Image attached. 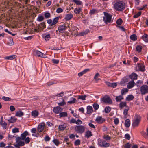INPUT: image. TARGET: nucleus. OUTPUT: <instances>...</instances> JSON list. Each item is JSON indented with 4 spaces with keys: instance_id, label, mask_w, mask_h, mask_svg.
Wrapping results in <instances>:
<instances>
[{
    "instance_id": "nucleus-1",
    "label": "nucleus",
    "mask_w": 148,
    "mask_h": 148,
    "mask_svg": "<svg viewBox=\"0 0 148 148\" xmlns=\"http://www.w3.org/2000/svg\"><path fill=\"white\" fill-rule=\"evenodd\" d=\"M114 9L117 11H121L125 8V3L122 1L116 2L114 5Z\"/></svg>"
},
{
    "instance_id": "nucleus-2",
    "label": "nucleus",
    "mask_w": 148,
    "mask_h": 148,
    "mask_svg": "<svg viewBox=\"0 0 148 148\" xmlns=\"http://www.w3.org/2000/svg\"><path fill=\"white\" fill-rule=\"evenodd\" d=\"M104 16L103 17V21L107 24L111 21L112 16L107 12H104Z\"/></svg>"
},
{
    "instance_id": "nucleus-3",
    "label": "nucleus",
    "mask_w": 148,
    "mask_h": 148,
    "mask_svg": "<svg viewBox=\"0 0 148 148\" xmlns=\"http://www.w3.org/2000/svg\"><path fill=\"white\" fill-rule=\"evenodd\" d=\"M85 127L84 126H76L75 128V131L78 133L82 134L85 130Z\"/></svg>"
},
{
    "instance_id": "nucleus-4",
    "label": "nucleus",
    "mask_w": 148,
    "mask_h": 148,
    "mask_svg": "<svg viewBox=\"0 0 148 148\" xmlns=\"http://www.w3.org/2000/svg\"><path fill=\"white\" fill-rule=\"evenodd\" d=\"M140 92L142 95H144L148 93V86L144 85L140 87Z\"/></svg>"
},
{
    "instance_id": "nucleus-5",
    "label": "nucleus",
    "mask_w": 148,
    "mask_h": 148,
    "mask_svg": "<svg viewBox=\"0 0 148 148\" xmlns=\"http://www.w3.org/2000/svg\"><path fill=\"white\" fill-rule=\"evenodd\" d=\"M101 100L103 102L106 103L111 104L112 103L110 98L107 96L104 97L102 98Z\"/></svg>"
},
{
    "instance_id": "nucleus-6",
    "label": "nucleus",
    "mask_w": 148,
    "mask_h": 148,
    "mask_svg": "<svg viewBox=\"0 0 148 148\" xmlns=\"http://www.w3.org/2000/svg\"><path fill=\"white\" fill-rule=\"evenodd\" d=\"M29 135V134L28 132L27 131H25L23 133L21 134L20 137H18L16 138V140H19L20 139L24 140L26 136Z\"/></svg>"
},
{
    "instance_id": "nucleus-7",
    "label": "nucleus",
    "mask_w": 148,
    "mask_h": 148,
    "mask_svg": "<svg viewBox=\"0 0 148 148\" xmlns=\"http://www.w3.org/2000/svg\"><path fill=\"white\" fill-rule=\"evenodd\" d=\"M45 126V123L42 122L40 123L37 127V130L39 132H42Z\"/></svg>"
},
{
    "instance_id": "nucleus-8",
    "label": "nucleus",
    "mask_w": 148,
    "mask_h": 148,
    "mask_svg": "<svg viewBox=\"0 0 148 148\" xmlns=\"http://www.w3.org/2000/svg\"><path fill=\"white\" fill-rule=\"evenodd\" d=\"M141 120V117L138 116H137L136 119L134 121L132 125L134 127H136L138 126Z\"/></svg>"
},
{
    "instance_id": "nucleus-9",
    "label": "nucleus",
    "mask_w": 148,
    "mask_h": 148,
    "mask_svg": "<svg viewBox=\"0 0 148 148\" xmlns=\"http://www.w3.org/2000/svg\"><path fill=\"white\" fill-rule=\"evenodd\" d=\"M145 66L142 64L138 63L136 67V70H140L143 71L145 70Z\"/></svg>"
},
{
    "instance_id": "nucleus-10",
    "label": "nucleus",
    "mask_w": 148,
    "mask_h": 148,
    "mask_svg": "<svg viewBox=\"0 0 148 148\" xmlns=\"http://www.w3.org/2000/svg\"><path fill=\"white\" fill-rule=\"evenodd\" d=\"M62 108L60 106H58L53 108V111L56 114H58L62 111Z\"/></svg>"
},
{
    "instance_id": "nucleus-11",
    "label": "nucleus",
    "mask_w": 148,
    "mask_h": 148,
    "mask_svg": "<svg viewBox=\"0 0 148 148\" xmlns=\"http://www.w3.org/2000/svg\"><path fill=\"white\" fill-rule=\"evenodd\" d=\"M105 119L101 116H98L95 119V121L98 123L101 124L105 121Z\"/></svg>"
},
{
    "instance_id": "nucleus-12",
    "label": "nucleus",
    "mask_w": 148,
    "mask_h": 148,
    "mask_svg": "<svg viewBox=\"0 0 148 148\" xmlns=\"http://www.w3.org/2000/svg\"><path fill=\"white\" fill-rule=\"evenodd\" d=\"M66 27L65 24L60 25L58 27V30L60 33H63L66 29Z\"/></svg>"
},
{
    "instance_id": "nucleus-13",
    "label": "nucleus",
    "mask_w": 148,
    "mask_h": 148,
    "mask_svg": "<svg viewBox=\"0 0 148 148\" xmlns=\"http://www.w3.org/2000/svg\"><path fill=\"white\" fill-rule=\"evenodd\" d=\"M35 53L37 56L43 58H46L45 55L39 51L36 50L35 51Z\"/></svg>"
},
{
    "instance_id": "nucleus-14",
    "label": "nucleus",
    "mask_w": 148,
    "mask_h": 148,
    "mask_svg": "<svg viewBox=\"0 0 148 148\" xmlns=\"http://www.w3.org/2000/svg\"><path fill=\"white\" fill-rule=\"evenodd\" d=\"M89 30L88 29H86L84 31L82 32L77 34V35L79 36H83L87 34L89 32Z\"/></svg>"
},
{
    "instance_id": "nucleus-15",
    "label": "nucleus",
    "mask_w": 148,
    "mask_h": 148,
    "mask_svg": "<svg viewBox=\"0 0 148 148\" xmlns=\"http://www.w3.org/2000/svg\"><path fill=\"white\" fill-rule=\"evenodd\" d=\"M39 114L38 112L36 110L33 111L31 112L32 116L34 118L37 117Z\"/></svg>"
},
{
    "instance_id": "nucleus-16",
    "label": "nucleus",
    "mask_w": 148,
    "mask_h": 148,
    "mask_svg": "<svg viewBox=\"0 0 148 148\" xmlns=\"http://www.w3.org/2000/svg\"><path fill=\"white\" fill-rule=\"evenodd\" d=\"M134 84L135 83L133 80L129 82L127 85V88L129 89L131 88L134 86Z\"/></svg>"
},
{
    "instance_id": "nucleus-17",
    "label": "nucleus",
    "mask_w": 148,
    "mask_h": 148,
    "mask_svg": "<svg viewBox=\"0 0 148 148\" xmlns=\"http://www.w3.org/2000/svg\"><path fill=\"white\" fill-rule=\"evenodd\" d=\"M73 17V15L71 14H66L65 17V19L66 21L70 20Z\"/></svg>"
},
{
    "instance_id": "nucleus-18",
    "label": "nucleus",
    "mask_w": 148,
    "mask_h": 148,
    "mask_svg": "<svg viewBox=\"0 0 148 148\" xmlns=\"http://www.w3.org/2000/svg\"><path fill=\"white\" fill-rule=\"evenodd\" d=\"M0 125L2 127L3 130H5L7 126V123L5 121L0 122Z\"/></svg>"
},
{
    "instance_id": "nucleus-19",
    "label": "nucleus",
    "mask_w": 148,
    "mask_h": 148,
    "mask_svg": "<svg viewBox=\"0 0 148 148\" xmlns=\"http://www.w3.org/2000/svg\"><path fill=\"white\" fill-rule=\"evenodd\" d=\"M142 38L146 42H148V35L146 34L143 35L142 37Z\"/></svg>"
},
{
    "instance_id": "nucleus-20",
    "label": "nucleus",
    "mask_w": 148,
    "mask_h": 148,
    "mask_svg": "<svg viewBox=\"0 0 148 148\" xmlns=\"http://www.w3.org/2000/svg\"><path fill=\"white\" fill-rule=\"evenodd\" d=\"M92 134L90 131L88 130L86 132L85 136L87 138H89L90 137L92 136Z\"/></svg>"
},
{
    "instance_id": "nucleus-21",
    "label": "nucleus",
    "mask_w": 148,
    "mask_h": 148,
    "mask_svg": "<svg viewBox=\"0 0 148 148\" xmlns=\"http://www.w3.org/2000/svg\"><path fill=\"white\" fill-rule=\"evenodd\" d=\"M59 18V17H57L53 19L52 20V23L51 24V26L55 25L58 22Z\"/></svg>"
},
{
    "instance_id": "nucleus-22",
    "label": "nucleus",
    "mask_w": 148,
    "mask_h": 148,
    "mask_svg": "<svg viewBox=\"0 0 148 148\" xmlns=\"http://www.w3.org/2000/svg\"><path fill=\"white\" fill-rule=\"evenodd\" d=\"M16 57V55H12L7 56L5 57V58L7 60H12L15 58Z\"/></svg>"
},
{
    "instance_id": "nucleus-23",
    "label": "nucleus",
    "mask_w": 148,
    "mask_h": 148,
    "mask_svg": "<svg viewBox=\"0 0 148 148\" xmlns=\"http://www.w3.org/2000/svg\"><path fill=\"white\" fill-rule=\"evenodd\" d=\"M87 114H89L91 113L93 111V108L91 106H88L87 107Z\"/></svg>"
},
{
    "instance_id": "nucleus-24",
    "label": "nucleus",
    "mask_w": 148,
    "mask_h": 148,
    "mask_svg": "<svg viewBox=\"0 0 148 148\" xmlns=\"http://www.w3.org/2000/svg\"><path fill=\"white\" fill-rule=\"evenodd\" d=\"M125 127H129L130 125V119H127L125 121Z\"/></svg>"
},
{
    "instance_id": "nucleus-25",
    "label": "nucleus",
    "mask_w": 148,
    "mask_h": 148,
    "mask_svg": "<svg viewBox=\"0 0 148 148\" xmlns=\"http://www.w3.org/2000/svg\"><path fill=\"white\" fill-rule=\"evenodd\" d=\"M42 37L44 38L46 41H48L51 38L50 35V34H48L46 35H43L42 36Z\"/></svg>"
},
{
    "instance_id": "nucleus-26",
    "label": "nucleus",
    "mask_w": 148,
    "mask_h": 148,
    "mask_svg": "<svg viewBox=\"0 0 148 148\" xmlns=\"http://www.w3.org/2000/svg\"><path fill=\"white\" fill-rule=\"evenodd\" d=\"M44 19V18L43 16L39 15L37 18V21L40 22L43 21Z\"/></svg>"
},
{
    "instance_id": "nucleus-27",
    "label": "nucleus",
    "mask_w": 148,
    "mask_h": 148,
    "mask_svg": "<svg viewBox=\"0 0 148 148\" xmlns=\"http://www.w3.org/2000/svg\"><path fill=\"white\" fill-rule=\"evenodd\" d=\"M123 98L122 95H121L119 96H117L116 97L115 99L117 102L120 101L122 99H123Z\"/></svg>"
},
{
    "instance_id": "nucleus-28",
    "label": "nucleus",
    "mask_w": 148,
    "mask_h": 148,
    "mask_svg": "<svg viewBox=\"0 0 148 148\" xmlns=\"http://www.w3.org/2000/svg\"><path fill=\"white\" fill-rule=\"evenodd\" d=\"M17 119L16 118L11 117V119H10L8 120V121L10 123H13L15 122Z\"/></svg>"
},
{
    "instance_id": "nucleus-29",
    "label": "nucleus",
    "mask_w": 148,
    "mask_h": 148,
    "mask_svg": "<svg viewBox=\"0 0 148 148\" xmlns=\"http://www.w3.org/2000/svg\"><path fill=\"white\" fill-rule=\"evenodd\" d=\"M60 118L62 117H65L67 116V113L65 112H60L59 115Z\"/></svg>"
},
{
    "instance_id": "nucleus-30",
    "label": "nucleus",
    "mask_w": 148,
    "mask_h": 148,
    "mask_svg": "<svg viewBox=\"0 0 148 148\" xmlns=\"http://www.w3.org/2000/svg\"><path fill=\"white\" fill-rule=\"evenodd\" d=\"M39 27L43 30L46 27L45 23V22L41 23L39 25Z\"/></svg>"
},
{
    "instance_id": "nucleus-31",
    "label": "nucleus",
    "mask_w": 148,
    "mask_h": 148,
    "mask_svg": "<svg viewBox=\"0 0 148 148\" xmlns=\"http://www.w3.org/2000/svg\"><path fill=\"white\" fill-rule=\"evenodd\" d=\"M128 91V90L127 88H123L121 91V95H123L127 93Z\"/></svg>"
},
{
    "instance_id": "nucleus-32",
    "label": "nucleus",
    "mask_w": 148,
    "mask_h": 148,
    "mask_svg": "<svg viewBox=\"0 0 148 148\" xmlns=\"http://www.w3.org/2000/svg\"><path fill=\"white\" fill-rule=\"evenodd\" d=\"M134 98V96L132 95H129L126 97V99L127 101H130L132 100Z\"/></svg>"
},
{
    "instance_id": "nucleus-33",
    "label": "nucleus",
    "mask_w": 148,
    "mask_h": 148,
    "mask_svg": "<svg viewBox=\"0 0 148 148\" xmlns=\"http://www.w3.org/2000/svg\"><path fill=\"white\" fill-rule=\"evenodd\" d=\"M137 75L134 73H132L130 75V78H133L134 79H137Z\"/></svg>"
},
{
    "instance_id": "nucleus-34",
    "label": "nucleus",
    "mask_w": 148,
    "mask_h": 148,
    "mask_svg": "<svg viewBox=\"0 0 148 148\" xmlns=\"http://www.w3.org/2000/svg\"><path fill=\"white\" fill-rule=\"evenodd\" d=\"M119 106L121 108H122L125 106L127 107L126 103L125 102H121L120 103Z\"/></svg>"
},
{
    "instance_id": "nucleus-35",
    "label": "nucleus",
    "mask_w": 148,
    "mask_h": 148,
    "mask_svg": "<svg viewBox=\"0 0 148 148\" xmlns=\"http://www.w3.org/2000/svg\"><path fill=\"white\" fill-rule=\"evenodd\" d=\"M66 126L64 125H60L59 126V130L60 131H62L64 130L66 128Z\"/></svg>"
},
{
    "instance_id": "nucleus-36",
    "label": "nucleus",
    "mask_w": 148,
    "mask_h": 148,
    "mask_svg": "<svg viewBox=\"0 0 148 148\" xmlns=\"http://www.w3.org/2000/svg\"><path fill=\"white\" fill-rule=\"evenodd\" d=\"M130 38L132 40L135 41L137 39V36L136 34H133L130 36Z\"/></svg>"
},
{
    "instance_id": "nucleus-37",
    "label": "nucleus",
    "mask_w": 148,
    "mask_h": 148,
    "mask_svg": "<svg viewBox=\"0 0 148 148\" xmlns=\"http://www.w3.org/2000/svg\"><path fill=\"white\" fill-rule=\"evenodd\" d=\"M81 8H75L74 10V12L76 14H79L81 12Z\"/></svg>"
},
{
    "instance_id": "nucleus-38",
    "label": "nucleus",
    "mask_w": 148,
    "mask_h": 148,
    "mask_svg": "<svg viewBox=\"0 0 148 148\" xmlns=\"http://www.w3.org/2000/svg\"><path fill=\"white\" fill-rule=\"evenodd\" d=\"M76 99L73 98H71V100L68 101V103L70 104L74 103L76 102Z\"/></svg>"
},
{
    "instance_id": "nucleus-39",
    "label": "nucleus",
    "mask_w": 148,
    "mask_h": 148,
    "mask_svg": "<svg viewBox=\"0 0 148 148\" xmlns=\"http://www.w3.org/2000/svg\"><path fill=\"white\" fill-rule=\"evenodd\" d=\"M103 145L102 146V147H108L110 145V144L109 143H106L105 141H103Z\"/></svg>"
},
{
    "instance_id": "nucleus-40",
    "label": "nucleus",
    "mask_w": 148,
    "mask_h": 148,
    "mask_svg": "<svg viewBox=\"0 0 148 148\" xmlns=\"http://www.w3.org/2000/svg\"><path fill=\"white\" fill-rule=\"evenodd\" d=\"M129 109V108L128 107H126L125 108L124 110L123 114L125 115H127Z\"/></svg>"
},
{
    "instance_id": "nucleus-41",
    "label": "nucleus",
    "mask_w": 148,
    "mask_h": 148,
    "mask_svg": "<svg viewBox=\"0 0 148 148\" xmlns=\"http://www.w3.org/2000/svg\"><path fill=\"white\" fill-rule=\"evenodd\" d=\"M73 1L77 5H81L82 4V2L79 0H73Z\"/></svg>"
},
{
    "instance_id": "nucleus-42",
    "label": "nucleus",
    "mask_w": 148,
    "mask_h": 148,
    "mask_svg": "<svg viewBox=\"0 0 148 148\" xmlns=\"http://www.w3.org/2000/svg\"><path fill=\"white\" fill-rule=\"evenodd\" d=\"M8 44L11 46H12L14 44L13 40L12 38H10L9 41L8 42Z\"/></svg>"
},
{
    "instance_id": "nucleus-43",
    "label": "nucleus",
    "mask_w": 148,
    "mask_h": 148,
    "mask_svg": "<svg viewBox=\"0 0 148 148\" xmlns=\"http://www.w3.org/2000/svg\"><path fill=\"white\" fill-rule=\"evenodd\" d=\"M99 76V75L98 73H97L95 74L94 77V79L96 81H98L100 79L98 78V77Z\"/></svg>"
},
{
    "instance_id": "nucleus-44",
    "label": "nucleus",
    "mask_w": 148,
    "mask_h": 148,
    "mask_svg": "<svg viewBox=\"0 0 148 148\" xmlns=\"http://www.w3.org/2000/svg\"><path fill=\"white\" fill-rule=\"evenodd\" d=\"M23 113L21 111H18L16 112V116L20 117L21 116L23 115Z\"/></svg>"
},
{
    "instance_id": "nucleus-45",
    "label": "nucleus",
    "mask_w": 148,
    "mask_h": 148,
    "mask_svg": "<svg viewBox=\"0 0 148 148\" xmlns=\"http://www.w3.org/2000/svg\"><path fill=\"white\" fill-rule=\"evenodd\" d=\"M142 48V46L140 45H138L136 47V49L138 52H140L141 51Z\"/></svg>"
},
{
    "instance_id": "nucleus-46",
    "label": "nucleus",
    "mask_w": 148,
    "mask_h": 148,
    "mask_svg": "<svg viewBox=\"0 0 148 148\" xmlns=\"http://www.w3.org/2000/svg\"><path fill=\"white\" fill-rule=\"evenodd\" d=\"M53 142L54 143V144L57 146H58L60 144V142L58 140H57L56 139H54L53 140Z\"/></svg>"
},
{
    "instance_id": "nucleus-47",
    "label": "nucleus",
    "mask_w": 148,
    "mask_h": 148,
    "mask_svg": "<svg viewBox=\"0 0 148 148\" xmlns=\"http://www.w3.org/2000/svg\"><path fill=\"white\" fill-rule=\"evenodd\" d=\"M131 146V144L129 143H126L124 145V147L125 148H130Z\"/></svg>"
},
{
    "instance_id": "nucleus-48",
    "label": "nucleus",
    "mask_w": 148,
    "mask_h": 148,
    "mask_svg": "<svg viewBox=\"0 0 148 148\" xmlns=\"http://www.w3.org/2000/svg\"><path fill=\"white\" fill-rule=\"evenodd\" d=\"M87 97V95H79L78 99H80L82 100H85V98Z\"/></svg>"
},
{
    "instance_id": "nucleus-49",
    "label": "nucleus",
    "mask_w": 148,
    "mask_h": 148,
    "mask_svg": "<svg viewBox=\"0 0 148 148\" xmlns=\"http://www.w3.org/2000/svg\"><path fill=\"white\" fill-rule=\"evenodd\" d=\"M104 110L106 113H108L111 111V108L109 107H106L105 108Z\"/></svg>"
},
{
    "instance_id": "nucleus-50",
    "label": "nucleus",
    "mask_w": 148,
    "mask_h": 148,
    "mask_svg": "<svg viewBox=\"0 0 148 148\" xmlns=\"http://www.w3.org/2000/svg\"><path fill=\"white\" fill-rule=\"evenodd\" d=\"M123 22V21L121 18L118 19L116 21V24L119 25H121Z\"/></svg>"
},
{
    "instance_id": "nucleus-51",
    "label": "nucleus",
    "mask_w": 148,
    "mask_h": 148,
    "mask_svg": "<svg viewBox=\"0 0 148 148\" xmlns=\"http://www.w3.org/2000/svg\"><path fill=\"white\" fill-rule=\"evenodd\" d=\"M2 99L5 101H9L11 100V99L9 97H7L5 96L3 97Z\"/></svg>"
},
{
    "instance_id": "nucleus-52",
    "label": "nucleus",
    "mask_w": 148,
    "mask_h": 148,
    "mask_svg": "<svg viewBox=\"0 0 148 148\" xmlns=\"http://www.w3.org/2000/svg\"><path fill=\"white\" fill-rule=\"evenodd\" d=\"M44 16L45 18H47L51 17V14L49 12H45L44 14Z\"/></svg>"
},
{
    "instance_id": "nucleus-53",
    "label": "nucleus",
    "mask_w": 148,
    "mask_h": 148,
    "mask_svg": "<svg viewBox=\"0 0 148 148\" xmlns=\"http://www.w3.org/2000/svg\"><path fill=\"white\" fill-rule=\"evenodd\" d=\"M94 108L96 110H97L99 107V105L97 103H94L93 105Z\"/></svg>"
},
{
    "instance_id": "nucleus-54",
    "label": "nucleus",
    "mask_w": 148,
    "mask_h": 148,
    "mask_svg": "<svg viewBox=\"0 0 148 148\" xmlns=\"http://www.w3.org/2000/svg\"><path fill=\"white\" fill-rule=\"evenodd\" d=\"M24 140L25 141L26 144L28 143L30 141V138L29 137H27Z\"/></svg>"
},
{
    "instance_id": "nucleus-55",
    "label": "nucleus",
    "mask_w": 148,
    "mask_h": 148,
    "mask_svg": "<svg viewBox=\"0 0 148 148\" xmlns=\"http://www.w3.org/2000/svg\"><path fill=\"white\" fill-rule=\"evenodd\" d=\"M80 141L79 139L76 140L74 142V144L75 145H80Z\"/></svg>"
},
{
    "instance_id": "nucleus-56",
    "label": "nucleus",
    "mask_w": 148,
    "mask_h": 148,
    "mask_svg": "<svg viewBox=\"0 0 148 148\" xmlns=\"http://www.w3.org/2000/svg\"><path fill=\"white\" fill-rule=\"evenodd\" d=\"M141 12L140 11L137 14L134 15L133 16L134 18H137L141 14Z\"/></svg>"
},
{
    "instance_id": "nucleus-57",
    "label": "nucleus",
    "mask_w": 148,
    "mask_h": 148,
    "mask_svg": "<svg viewBox=\"0 0 148 148\" xmlns=\"http://www.w3.org/2000/svg\"><path fill=\"white\" fill-rule=\"evenodd\" d=\"M103 138L106 140H110L111 139L110 137L108 135H104L103 136Z\"/></svg>"
},
{
    "instance_id": "nucleus-58",
    "label": "nucleus",
    "mask_w": 148,
    "mask_h": 148,
    "mask_svg": "<svg viewBox=\"0 0 148 148\" xmlns=\"http://www.w3.org/2000/svg\"><path fill=\"white\" fill-rule=\"evenodd\" d=\"M12 132L13 133L18 132H19V129L18 128H14L12 129Z\"/></svg>"
},
{
    "instance_id": "nucleus-59",
    "label": "nucleus",
    "mask_w": 148,
    "mask_h": 148,
    "mask_svg": "<svg viewBox=\"0 0 148 148\" xmlns=\"http://www.w3.org/2000/svg\"><path fill=\"white\" fill-rule=\"evenodd\" d=\"M50 138L48 135L46 136L44 138V140L46 141H49L50 140Z\"/></svg>"
},
{
    "instance_id": "nucleus-60",
    "label": "nucleus",
    "mask_w": 148,
    "mask_h": 148,
    "mask_svg": "<svg viewBox=\"0 0 148 148\" xmlns=\"http://www.w3.org/2000/svg\"><path fill=\"white\" fill-rule=\"evenodd\" d=\"M66 104L64 101V100H62V101L61 102H60L58 103L59 106H62Z\"/></svg>"
},
{
    "instance_id": "nucleus-61",
    "label": "nucleus",
    "mask_w": 148,
    "mask_h": 148,
    "mask_svg": "<svg viewBox=\"0 0 148 148\" xmlns=\"http://www.w3.org/2000/svg\"><path fill=\"white\" fill-rule=\"evenodd\" d=\"M63 11L62 9L61 8H58L56 10V12L58 13H60Z\"/></svg>"
},
{
    "instance_id": "nucleus-62",
    "label": "nucleus",
    "mask_w": 148,
    "mask_h": 148,
    "mask_svg": "<svg viewBox=\"0 0 148 148\" xmlns=\"http://www.w3.org/2000/svg\"><path fill=\"white\" fill-rule=\"evenodd\" d=\"M18 145L19 146H23L25 145V143L23 141H20L18 143Z\"/></svg>"
},
{
    "instance_id": "nucleus-63",
    "label": "nucleus",
    "mask_w": 148,
    "mask_h": 148,
    "mask_svg": "<svg viewBox=\"0 0 148 148\" xmlns=\"http://www.w3.org/2000/svg\"><path fill=\"white\" fill-rule=\"evenodd\" d=\"M53 62L55 64H58L59 62V60H58L53 59L52 60Z\"/></svg>"
},
{
    "instance_id": "nucleus-64",
    "label": "nucleus",
    "mask_w": 148,
    "mask_h": 148,
    "mask_svg": "<svg viewBox=\"0 0 148 148\" xmlns=\"http://www.w3.org/2000/svg\"><path fill=\"white\" fill-rule=\"evenodd\" d=\"M125 138L127 140H130V135L128 134H126L125 135Z\"/></svg>"
}]
</instances>
